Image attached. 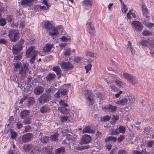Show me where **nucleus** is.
Returning <instances> with one entry per match:
<instances>
[{
	"instance_id": "obj_41",
	"label": "nucleus",
	"mask_w": 154,
	"mask_h": 154,
	"mask_svg": "<svg viewBox=\"0 0 154 154\" xmlns=\"http://www.w3.org/2000/svg\"><path fill=\"white\" fill-rule=\"evenodd\" d=\"M59 135L57 133L53 134L50 136V138L54 141H56L57 140V137Z\"/></svg>"
},
{
	"instance_id": "obj_26",
	"label": "nucleus",
	"mask_w": 154,
	"mask_h": 154,
	"mask_svg": "<svg viewBox=\"0 0 154 154\" xmlns=\"http://www.w3.org/2000/svg\"><path fill=\"white\" fill-rule=\"evenodd\" d=\"M53 47V45L50 44H47L44 48L43 49L45 51L48 52L50 51L51 49Z\"/></svg>"
},
{
	"instance_id": "obj_27",
	"label": "nucleus",
	"mask_w": 154,
	"mask_h": 154,
	"mask_svg": "<svg viewBox=\"0 0 154 154\" xmlns=\"http://www.w3.org/2000/svg\"><path fill=\"white\" fill-rule=\"evenodd\" d=\"M127 18L129 19H130L133 17L134 18L136 17L135 14L132 10H130L128 12L127 14Z\"/></svg>"
},
{
	"instance_id": "obj_28",
	"label": "nucleus",
	"mask_w": 154,
	"mask_h": 154,
	"mask_svg": "<svg viewBox=\"0 0 154 154\" xmlns=\"http://www.w3.org/2000/svg\"><path fill=\"white\" fill-rule=\"evenodd\" d=\"M121 1V10L124 13H126L128 10L127 6L123 3L122 1Z\"/></svg>"
},
{
	"instance_id": "obj_45",
	"label": "nucleus",
	"mask_w": 154,
	"mask_h": 154,
	"mask_svg": "<svg viewBox=\"0 0 154 154\" xmlns=\"http://www.w3.org/2000/svg\"><path fill=\"white\" fill-rule=\"evenodd\" d=\"M21 63L20 62H18L14 64V68L15 71H17L19 69Z\"/></svg>"
},
{
	"instance_id": "obj_17",
	"label": "nucleus",
	"mask_w": 154,
	"mask_h": 154,
	"mask_svg": "<svg viewBox=\"0 0 154 154\" xmlns=\"http://www.w3.org/2000/svg\"><path fill=\"white\" fill-rule=\"evenodd\" d=\"M52 27V22L46 21L43 23V27L48 30H50Z\"/></svg>"
},
{
	"instance_id": "obj_40",
	"label": "nucleus",
	"mask_w": 154,
	"mask_h": 154,
	"mask_svg": "<svg viewBox=\"0 0 154 154\" xmlns=\"http://www.w3.org/2000/svg\"><path fill=\"white\" fill-rule=\"evenodd\" d=\"M123 76L129 82L130 79L131 78V77H132L133 75L127 73H124L123 74Z\"/></svg>"
},
{
	"instance_id": "obj_14",
	"label": "nucleus",
	"mask_w": 154,
	"mask_h": 154,
	"mask_svg": "<svg viewBox=\"0 0 154 154\" xmlns=\"http://www.w3.org/2000/svg\"><path fill=\"white\" fill-rule=\"evenodd\" d=\"M69 88V85H65L63 86V89H61L59 90L61 96L66 95L67 94Z\"/></svg>"
},
{
	"instance_id": "obj_54",
	"label": "nucleus",
	"mask_w": 154,
	"mask_h": 154,
	"mask_svg": "<svg viewBox=\"0 0 154 154\" xmlns=\"http://www.w3.org/2000/svg\"><path fill=\"white\" fill-rule=\"evenodd\" d=\"M49 137L47 136H45L42 137L40 139V140L42 143H46L48 140Z\"/></svg>"
},
{
	"instance_id": "obj_9",
	"label": "nucleus",
	"mask_w": 154,
	"mask_h": 154,
	"mask_svg": "<svg viewBox=\"0 0 154 154\" xmlns=\"http://www.w3.org/2000/svg\"><path fill=\"white\" fill-rule=\"evenodd\" d=\"M42 3L45 5L46 6L40 5H36L35 7V8H36L37 9H39L42 11H45L48 9L49 7L51 6V5L50 4H48L47 2V1H43Z\"/></svg>"
},
{
	"instance_id": "obj_7",
	"label": "nucleus",
	"mask_w": 154,
	"mask_h": 154,
	"mask_svg": "<svg viewBox=\"0 0 154 154\" xmlns=\"http://www.w3.org/2000/svg\"><path fill=\"white\" fill-rule=\"evenodd\" d=\"M134 30L137 32H141L143 26L141 23L137 21H133L131 24Z\"/></svg>"
},
{
	"instance_id": "obj_6",
	"label": "nucleus",
	"mask_w": 154,
	"mask_h": 154,
	"mask_svg": "<svg viewBox=\"0 0 154 154\" xmlns=\"http://www.w3.org/2000/svg\"><path fill=\"white\" fill-rule=\"evenodd\" d=\"M74 114H75V113H74V112L72 111H69V112L66 114L68 115L61 116L60 117L61 122H66L67 120L69 121L72 122V119L73 118V116H74Z\"/></svg>"
},
{
	"instance_id": "obj_49",
	"label": "nucleus",
	"mask_w": 154,
	"mask_h": 154,
	"mask_svg": "<svg viewBox=\"0 0 154 154\" xmlns=\"http://www.w3.org/2000/svg\"><path fill=\"white\" fill-rule=\"evenodd\" d=\"M154 47V40H149L148 48H149Z\"/></svg>"
},
{
	"instance_id": "obj_25",
	"label": "nucleus",
	"mask_w": 154,
	"mask_h": 154,
	"mask_svg": "<svg viewBox=\"0 0 154 154\" xmlns=\"http://www.w3.org/2000/svg\"><path fill=\"white\" fill-rule=\"evenodd\" d=\"M127 99L126 98H124L117 101L116 102V103L122 106L125 105L127 104Z\"/></svg>"
},
{
	"instance_id": "obj_60",
	"label": "nucleus",
	"mask_w": 154,
	"mask_h": 154,
	"mask_svg": "<svg viewBox=\"0 0 154 154\" xmlns=\"http://www.w3.org/2000/svg\"><path fill=\"white\" fill-rule=\"evenodd\" d=\"M48 150V147L47 148L45 147L43 148L41 150H40V151H39V152H41L43 154L46 153L47 152Z\"/></svg>"
},
{
	"instance_id": "obj_12",
	"label": "nucleus",
	"mask_w": 154,
	"mask_h": 154,
	"mask_svg": "<svg viewBox=\"0 0 154 154\" xmlns=\"http://www.w3.org/2000/svg\"><path fill=\"white\" fill-rule=\"evenodd\" d=\"M91 140V137L88 134H85L83 136L82 139V143L86 144L89 143Z\"/></svg>"
},
{
	"instance_id": "obj_56",
	"label": "nucleus",
	"mask_w": 154,
	"mask_h": 154,
	"mask_svg": "<svg viewBox=\"0 0 154 154\" xmlns=\"http://www.w3.org/2000/svg\"><path fill=\"white\" fill-rule=\"evenodd\" d=\"M114 81H115V82L116 84L118 86H121L122 84V81L120 79H117L116 80H114Z\"/></svg>"
},
{
	"instance_id": "obj_32",
	"label": "nucleus",
	"mask_w": 154,
	"mask_h": 154,
	"mask_svg": "<svg viewBox=\"0 0 154 154\" xmlns=\"http://www.w3.org/2000/svg\"><path fill=\"white\" fill-rule=\"evenodd\" d=\"M56 77L55 74L49 73L46 76V79L48 81H50L54 79Z\"/></svg>"
},
{
	"instance_id": "obj_55",
	"label": "nucleus",
	"mask_w": 154,
	"mask_h": 154,
	"mask_svg": "<svg viewBox=\"0 0 154 154\" xmlns=\"http://www.w3.org/2000/svg\"><path fill=\"white\" fill-rule=\"evenodd\" d=\"M16 127L18 129H20L23 127V125L21 121H18L16 123Z\"/></svg>"
},
{
	"instance_id": "obj_19",
	"label": "nucleus",
	"mask_w": 154,
	"mask_h": 154,
	"mask_svg": "<svg viewBox=\"0 0 154 154\" xmlns=\"http://www.w3.org/2000/svg\"><path fill=\"white\" fill-rule=\"evenodd\" d=\"M44 91L43 87L41 86H38L35 88L34 89V93L36 95H39L42 93Z\"/></svg>"
},
{
	"instance_id": "obj_20",
	"label": "nucleus",
	"mask_w": 154,
	"mask_h": 154,
	"mask_svg": "<svg viewBox=\"0 0 154 154\" xmlns=\"http://www.w3.org/2000/svg\"><path fill=\"white\" fill-rule=\"evenodd\" d=\"M29 113L30 112L29 110H23L20 113V116L22 119H23L29 116Z\"/></svg>"
},
{
	"instance_id": "obj_59",
	"label": "nucleus",
	"mask_w": 154,
	"mask_h": 154,
	"mask_svg": "<svg viewBox=\"0 0 154 154\" xmlns=\"http://www.w3.org/2000/svg\"><path fill=\"white\" fill-rule=\"evenodd\" d=\"M125 136L123 135H121L119 137L118 139V142L120 143L122 142L125 138Z\"/></svg>"
},
{
	"instance_id": "obj_51",
	"label": "nucleus",
	"mask_w": 154,
	"mask_h": 154,
	"mask_svg": "<svg viewBox=\"0 0 154 154\" xmlns=\"http://www.w3.org/2000/svg\"><path fill=\"white\" fill-rule=\"evenodd\" d=\"M83 3L85 6H88L89 8L91 7L92 4L91 1H84Z\"/></svg>"
},
{
	"instance_id": "obj_43",
	"label": "nucleus",
	"mask_w": 154,
	"mask_h": 154,
	"mask_svg": "<svg viewBox=\"0 0 154 154\" xmlns=\"http://www.w3.org/2000/svg\"><path fill=\"white\" fill-rule=\"evenodd\" d=\"M32 1H22L21 5L24 6H30Z\"/></svg>"
},
{
	"instance_id": "obj_4",
	"label": "nucleus",
	"mask_w": 154,
	"mask_h": 154,
	"mask_svg": "<svg viewBox=\"0 0 154 154\" xmlns=\"http://www.w3.org/2000/svg\"><path fill=\"white\" fill-rule=\"evenodd\" d=\"M18 34L19 32L17 30L14 29L10 30L9 32L8 36L11 41H16L18 38Z\"/></svg>"
},
{
	"instance_id": "obj_2",
	"label": "nucleus",
	"mask_w": 154,
	"mask_h": 154,
	"mask_svg": "<svg viewBox=\"0 0 154 154\" xmlns=\"http://www.w3.org/2000/svg\"><path fill=\"white\" fill-rule=\"evenodd\" d=\"M142 9L144 16L145 17L144 20H143V24L147 26V27H152L153 26L154 24L150 23H149L148 20L149 19V17L148 15V11L147 8L146 6L144 5H142Z\"/></svg>"
},
{
	"instance_id": "obj_42",
	"label": "nucleus",
	"mask_w": 154,
	"mask_h": 154,
	"mask_svg": "<svg viewBox=\"0 0 154 154\" xmlns=\"http://www.w3.org/2000/svg\"><path fill=\"white\" fill-rule=\"evenodd\" d=\"M139 44L142 46H144L148 47L149 40H141Z\"/></svg>"
},
{
	"instance_id": "obj_13",
	"label": "nucleus",
	"mask_w": 154,
	"mask_h": 154,
	"mask_svg": "<svg viewBox=\"0 0 154 154\" xmlns=\"http://www.w3.org/2000/svg\"><path fill=\"white\" fill-rule=\"evenodd\" d=\"M29 65L27 63H23V67H21L20 70L19 71V73L23 75H25L26 71L28 69Z\"/></svg>"
},
{
	"instance_id": "obj_57",
	"label": "nucleus",
	"mask_w": 154,
	"mask_h": 154,
	"mask_svg": "<svg viewBox=\"0 0 154 154\" xmlns=\"http://www.w3.org/2000/svg\"><path fill=\"white\" fill-rule=\"evenodd\" d=\"M31 119L29 118L24 120L23 122L25 124H28L31 123Z\"/></svg>"
},
{
	"instance_id": "obj_33",
	"label": "nucleus",
	"mask_w": 154,
	"mask_h": 154,
	"mask_svg": "<svg viewBox=\"0 0 154 154\" xmlns=\"http://www.w3.org/2000/svg\"><path fill=\"white\" fill-rule=\"evenodd\" d=\"M65 149L63 147H61L56 149L55 151V154H64Z\"/></svg>"
},
{
	"instance_id": "obj_11",
	"label": "nucleus",
	"mask_w": 154,
	"mask_h": 154,
	"mask_svg": "<svg viewBox=\"0 0 154 154\" xmlns=\"http://www.w3.org/2000/svg\"><path fill=\"white\" fill-rule=\"evenodd\" d=\"M60 65L62 69H66L70 70L73 68L72 65L70 64L69 62H67L64 61L62 62L61 63Z\"/></svg>"
},
{
	"instance_id": "obj_50",
	"label": "nucleus",
	"mask_w": 154,
	"mask_h": 154,
	"mask_svg": "<svg viewBox=\"0 0 154 154\" xmlns=\"http://www.w3.org/2000/svg\"><path fill=\"white\" fill-rule=\"evenodd\" d=\"M154 144V140H150L146 143V146L149 147H151Z\"/></svg>"
},
{
	"instance_id": "obj_48",
	"label": "nucleus",
	"mask_w": 154,
	"mask_h": 154,
	"mask_svg": "<svg viewBox=\"0 0 154 154\" xmlns=\"http://www.w3.org/2000/svg\"><path fill=\"white\" fill-rule=\"evenodd\" d=\"M6 19L2 18H0V25L1 26H4L6 23Z\"/></svg>"
},
{
	"instance_id": "obj_46",
	"label": "nucleus",
	"mask_w": 154,
	"mask_h": 154,
	"mask_svg": "<svg viewBox=\"0 0 154 154\" xmlns=\"http://www.w3.org/2000/svg\"><path fill=\"white\" fill-rule=\"evenodd\" d=\"M126 129L125 127L120 126L118 128V131L120 133L124 134L125 133Z\"/></svg>"
},
{
	"instance_id": "obj_3",
	"label": "nucleus",
	"mask_w": 154,
	"mask_h": 154,
	"mask_svg": "<svg viewBox=\"0 0 154 154\" xmlns=\"http://www.w3.org/2000/svg\"><path fill=\"white\" fill-rule=\"evenodd\" d=\"M59 103L62 107H60L58 109L59 111L61 112L63 114H66L69 112V111H70L69 110L65 108L67 106V101L63 100H61L59 102Z\"/></svg>"
},
{
	"instance_id": "obj_30",
	"label": "nucleus",
	"mask_w": 154,
	"mask_h": 154,
	"mask_svg": "<svg viewBox=\"0 0 154 154\" xmlns=\"http://www.w3.org/2000/svg\"><path fill=\"white\" fill-rule=\"evenodd\" d=\"M60 40L63 42H71V38L70 37L68 36H62L60 38Z\"/></svg>"
},
{
	"instance_id": "obj_36",
	"label": "nucleus",
	"mask_w": 154,
	"mask_h": 154,
	"mask_svg": "<svg viewBox=\"0 0 154 154\" xmlns=\"http://www.w3.org/2000/svg\"><path fill=\"white\" fill-rule=\"evenodd\" d=\"M52 70L56 72L57 75H60L61 70L60 68L58 66H55L53 67Z\"/></svg>"
},
{
	"instance_id": "obj_62",
	"label": "nucleus",
	"mask_w": 154,
	"mask_h": 154,
	"mask_svg": "<svg viewBox=\"0 0 154 154\" xmlns=\"http://www.w3.org/2000/svg\"><path fill=\"white\" fill-rule=\"evenodd\" d=\"M70 48H68L64 52V55L69 56L70 55Z\"/></svg>"
},
{
	"instance_id": "obj_53",
	"label": "nucleus",
	"mask_w": 154,
	"mask_h": 154,
	"mask_svg": "<svg viewBox=\"0 0 154 154\" xmlns=\"http://www.w3.org/2000/svg\"><path fill=\"white\" fill-rule=\"evenodd\" d=\"M92 66V65L91 64H89L85 66V68L86 69V73H88L89 70H91Z\"/></svg>"
},
{
	"instance_id": "obj_15",
	"label": "nucleus",
	"mask_w": 154,
	"mask_h": 154,
	"mask_svg": "<svg viewBox=\"0 0 154 154\" xmlns=\"http://www.w3.org/2000/svg\"><path fill=\"white\" fill-rule=\"evenodd\" d=\"M22 46L21 44H17L15 45H13L12 51L13 54H16L19 52L22 49Z\"/></svg>"
},
{
	"instance_id": "obj_35",
	"label": "nucleus",
	"mask_w": 154,
	"mask_h": 154,
	"mask_svg": "<svg viewBox=\"0 0 154 154\" xmlns=\"http://www.w3.org/2000/svg\"><path fill=\"white\" fill-rule=\"evenodd\" d=\"M105 142L112 141L115 142L116 141V138L115 137L109 136L105 139Z\"/></svg>"
},
{
	"instance_id": "obj_16",
	"label": "nucleus",
	"mask_w": 154,
	"mask_h": 154,
	"mask_svg": "<svg viewBox=\"0 0 154 154\" xmlns=\"http://www.w3.org/2000/svg\"><path fill=\"white\" fill-rule=\"evenodd\" d=\"M32 137V135L31 134H26L23 135L22 137L23 141L24 142H27L30 140Z\"/></svg>"
},
{
	"instance_id": "obj_1",
	"label": "nucleus",
	"mask_w": 154,
	"mask_h": 154,
	"mask_svg": "<svg viewBox=\"0 0 154 154\" xmlns=\"http://www.w3.org/2000/svg\"><path fill=\"white\" fill-rule=\"evenodd\" d=\"M38 54V51H36L35 47L31 46L26 50V55L28 58H30V62L33 63L35 60L36 57Z\"/></svg>"
},
{
	"instance_id": "obj_22",
	"label": "nucleus",
	"mask_w": 154,
	"mask_h": 154,
	"mask_svg": "<svg viewBox=\"0 0 154 154\" xmlns=\"http://www.w3.org/2000/svg\"><path fill=\"white\" fill-rule=\"evenodd\" d=\"M51 29L49 32V34L51 36L56 35L58 33V30L57 28L52 27Z\"/></svg>"
},
{
	"instance_id": "obj_23",
	"label": "nucleus",
	"mask_w": 154,
	"mask_h": 154,
	"mask_svg": "<svg viewBox=\"0 0 154 154\" xmlns=\"http://www.w3.org/2000/svg\"><path fill=\"white\" fill-rule=\"evenodd\" d=\"M110 80L109 82L107 81L108 84L109 85L110 87L112 90L115 92L117 91H118V88L112 85V83L114 82V81L113 80Z\"/></svg>"
},
{
	"instance_id": "obj_18",
	"label": "nucleus",
	"mask_w": 154,
	"mask_h": 154,
	"mask_svg": "<svg viewBox=\"0 0 154 154\" xmlns=\"http://www.w3.org/2000/svg\"><path fill=\"white\" fill-rule=\"evenodd\" d=\"M117 107L116 106H113L111 104L107 105L105 106L103 109L105 110V111L106 110H109L111 112H113L116 110Z\"/></svg>"
},
{
	"instance_id": "obj_37",
	"label": "nucleus",
	"mask_w": 154,
	"mask_h": 154,
	"mask_svg": "<svg viewBox=\"0 0 154 154\" xmlns=\"http://www.w3.org/2000/svg\"><path fill=\"white\" fill-rule=\"evenodd\" d=\"M128 82L132 85H135L137 83L138 81L136 77L133 76Z\"/></svg>"
},
{
	"instance_id": "obj_34",
	"label": "nucleus",
	"mask_w": 154,
	"mask_h": 154,
	"mask_svg": "<svg viewBox=\"0 0 154 154\" xmlns=\"http://www.w3.org/2000/svg\"><path fill=\"white\" fill-rule=\"evenodd\" d=\"M128 50L131 52L132 54H134L135 52V51L133 49V47L131 45V42L128 41V46L127 47Z\"/></svg>"
},
{
	"instance_id": "obj_38",
	"label": "nucleus",
	"mask_w": 154,
	"mask_h": 154,
	"mask_svg": "<svg viewBox=\"0 0 154 154\" xmlns=\"http://www.w3.org/2000/svg\"><path fill=\"white\" fill-rule=\"evenodd\" d=\"M10 134L11 135V138L13 139L15 138L17 136V134L15 132L14 130L13 129H11L10 130Z\"/></svg>"
},
{
	"instance_id": "obj_44",
	"label": "nucleus",
	"mask_w": 154,
	"mask_h": 154,
	"mask_svg": "<svg viewBox=\"0 0 154 154\" xmlns=\"http://www.w3.org/2000/svg\"><path fill=\"white\" fill-rule=\"evenodd\" d=\"M110 118V116L108 115H106L102 117L100 119V120L101 121L105 122L109 120Z\"/></svg>"
},
{
	"instance_id": "obj_63",
	"label": "nucleus",
	"mask_w": 154,
	"mask_h": 154,
	"mask_svg": "<svg viewBox=\"0 0 154 154\" xmlns=\"http://www.w3.org/2000/svg\"><path fill=\"white\" fill-rule=\"evenodd\" d=\"M60 91L59 90L57 92L54 94V96L56 97H61V95L60 92Z\"/></svg>"
},
{
	"instance_id": "obj_58",
	"label": "nucleus",
	"mask_w": 154,
	"mask_h": 154,
	"mask_svg": "<svg viewBox=\"0 0 154 154\" xmlns=\"http://www.w3.org/2000/svg\"><path fill=\"white\" fill-rule=\"evenodd\" d=\"M128 100L130 101L129 103L130 104H131L135 102V99L133 97H130L128 98Z\"/></svg>"
},
{
	"instance_id": "obj_61",
	"label": "nucleus",
	"mask_w": 154,
	"mask_h": 154,
	"mask_svg": "<svg viewBox=\"0 0 154 154\" xmlns=\"http://www.w3.org/2000/svg\"><path fill=\"white\" fill-rule=\"evenodd\" d=\"M110 131H111V134H112V135H118L119 134V132L117 131H115L113 129H112L110 130Z\"/></svg>"
},
{
	"instance_id": "obj_52",
	"label": "nucleus",
	"mask_w": 154,
	"mask_h": 154,
	"mask_svg": "<svg viewBox=\"0 0 154 154\" xmlns=\"http://www.w3.org/2000/svg\"><path fill=\"white\" fill-rule=\"evenodd\" d=\"M7 154H18V152L15 150L10 149L7 153Z\"/></svg>"
},
{
	"instance_id": "obj_39",
	"label": "nucleus",
	"mask_w": 154,
	"mask_h": 154,
	"mask_svg": "<svg viewBox=\"0 0 154 154\" xmlns=\"http://www.w3.org/2000/svg\"><path fill=\"white\" fill-rule=\"evenodd\" d=\"M32 148V146L30 144H26L24 145L23 146L24 150L26 152H28Z\"/></svg>"
},
{
	"instance_id": "obj_31",
	"label": "nucleus",
	"mask_w": 154,
	"mask_h": 154,
	"mask_svg": "<svg viewBox=\"0 0 154 154\" xmlns=\"http://www.w3.org/2000/svg\"><path fill=\"white\" fill-rule=\"evenodd\" d=\"M50 109L48 106H44L42 107L40 109V112L42 113H44L49 111Z\"/></svg>"
},
{
	"instance_id": "obj_29",
	"label": "nucleus",
	"mask_w": 154,
	"mask_h": 154,
	"mask_svg": "<svg viewBox=\"0 0 154 154\" xmlns=\"http://www.w3.org/2000/svg\"><path fill=\"white\" fill-rule=\"evenodd\" d=\"M85 54L86 56H88L89 57H96L97 54L95 53H94L89 51H86Z\"/></svg>"
},
{
	"instance_id": "obj_47",
	"label": "nucleus",
	"mask_w": 154,
	"mask_h": 154,
	"mask_svg": "<svg viewBox=\"0 0 154 154\" xmlns=\"http://www.w3.org/2000/svg\"><path fill=\"white\" fill-rule=\"evenodd\" d=\"M152 32L147 30H144L143 32V35L144 36H149L152 34Z\"/></svg>"
},
{
	"instance_id": "obj_64",
	"label": "nucleus",
	"mask_w": 154,
	"mask_h": 154,
	"mask_svg": "<svg viewBox=\"0 0 154 154\" xmlns=\"http://www.w3.org/2000/svg\"><path fill=\"white\" fill-rule=\"evenodd\" d=\"M31 130V127L29 125L26 126L25 127V132H29Z\"/></svg>"
},
{
	"instance_id": "obj_5",
	"label": "nucleus",
	"mask_w": 154,
	"mask_h": 154,
	"mask_svg": "<svg viewBox=\"0 0 154 154\" xmlns=\"http://www.w3.org/2000/svg\"><path fill=\"white\" fill-rule=\"evenodd\" d=\"M83 93L86 98V102L87 104L89 105H92L94 103V100L90 91L88 90L85 91H83Z\"/></svg>"
},
{
	"instance_id": "obj_8",
	"label": "nucleus",
	"mask_w": 154,
	"mask_h": 154,
	"mask_svg": "<svg viewBox=\"0 0 154 154\" xmlns=\"http://www.w3.org/2000/svg\"><path fill=\"white\" fill-rule=\"evenodd\" d=\"M50 99V97L46 94H43L38 99V101L40 103L43 104L48 101Z\"/></svg>"
},
{
	"instance_id": "obj_24",
	"label": "nucleus",
	"mask_w": 154,
	"mask_h": 154,
	"mask_svg": "<svg viewBox=\"0 0 154 154\" xmlns=\"http://www.w3.org/2000/svg\"><path fill=\"white\" fill-rule=\"evenodd\" d=\"M67 130H62L61 131V132L63 134V136H66V140H68L69 141V142H71L72 140H73V137L70 135L68 134H64V133H65L66 132H67Z\"/></svg>"
},
{
	"instance_id": "obj_21",
	"label": "nucleus",
	"mask_w": 154,
	"mask_h": 154,
	"mask_svg": "<svg viewBox=\"0 0 154 154\" xmlns=\"http://www.w3.org/2000/svg\"><path fill=\"white\" fill-rule=\"evenodd\" d=\"M82 132L83 133H93L94 132V131L91 129V127L88 126L83 129Z\"/></svg>"
},
{
	"instance_id": "obj_10",
	"label": "nucleus",
	"mask_w": 154,
	"mask_h": 154,
	"mask_svg": "<svg viewBox=\"0 0 154 154\" xmlns=\"http://www.w3.org/2000/svg\"><path fill=\"white\" fill-rule=\"evenodd\" d=\"M86 26L88 31L90 33H93L94 32V28L92 21L88 20L86 23Z\"/></svg>"
}]
</instances>
